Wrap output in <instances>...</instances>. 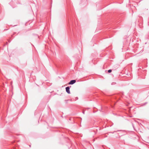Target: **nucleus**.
Returning <instances> with one entry per match:
<instances>
[{
  "instance_id": "nucleus-7",
  "label": "nucleus",
  "mask_w": 149,
  "mask_h": 149,
  "mask_svg": "<svg viewBox=\"0 0 149 149\" xmlns=\"http://www.w3.org/2000/svg\"><path fill=\"white\" fill-rule=\"evenodd\" d=\"M29 147H31V145H29Z\"/></svg>"
},
{
  "instance_id": "nucleus-5",
  "label": "nucleus",
  "mask_w": 149,
  "mask_h": 149,
  "mask_svg": "<svg viewBox=\"0 0 149 149\" xmlns=\"http://www.w3.org/2000/svg\"><path fill=\"white\" fill-rule=\"evenodd\" d=\"M147 103V102H145L143 104V105H145V104H146Z\"/></svg>"
},
{
  "instance_id": "nucleus-8",
  "label": "nucleus",
  "mask_w": 149,
  "mask_h": 149,
  "mask_svg": "<svg viewBox=\"0 0 149 149\" xmlns=\"http://www.w3.org/2000/svg\"><path fill=\"white\" fill-rule=\"evenodd\" d=\"M113 83H112V85H113Z\"/></svg>"
},
{
  "instance_id": "nucleus-3",
  "label": "nucleus",
  "mask_w": 149,
  "mask_h": 149,
  "mask_svg": "<svg viewBox=\"0 0 149 149\" xmlns=\"http://www.w3.org/2000/svg\"><path fill=\"white\" fill-rule=\"evenodd\" d=\"M112 72V70L111 69L109 70H108V72L109 73H110Z\"/></svg>"
},
{
  "instance_id": "nucleus-4",
  "label": "nucleus",
  "mask_w": 149,
  "mask_h": 149,
  "mask_svg": "<svg viewBox=\"0 0 149 149\" xmlns=\"http://www.w3.org/2000/svg\"><path fill=\"white\" fill-rule=\"evenodd\" d=\"M132 127H133V128H134V124L133 123H132Z\"/></svg>"
},
{
  "instance_id": "nucleus-2",
  "label": "nucleus",
  "mask_w": 149,
  "mask_h": 149,
  "mask_svg": "<svg viewBox=\"0 0 149 149\" xmlns=\"http://www.w3.org/2000/svg\"><path fill=\"white\" fill-rule=\"evenodd\" d=\"M76 82V81L75 80H71L69 83L68 84L70 85H72L74 84Z\"/></svg>"
},
{
  "instance_id": "nucleus-1",
  "label": "nucleus",
  "mask_w": 149,
  "mask_h": 149,
  "mask_svg": "<svg viewBox=\"0 0 149 149\" xmlns=\"http://www.w3.org/2000/svg\"><path fill=\"white\" fill-rule=\"evenodd\" d=\"M71 86H67L65 88V90L66 92H67V93L69 94H70V87H71Z\"/></svg>"
},
{
  "instance_id": "nucleus-6",
  "label": "nucleus",
  "mask_w": 149,
  "mask_h": 149,
  "mask_svg": "<svg viewBox=\"0 0 149 149\" xmlns=\"http://www.w3.org/2000/svg\"><path fill=\"white\" fill-rule=\"evenodd\" d=\"M84 114L85 113V111H83V112H82Z\"/></svg>"
}]
</instances>
